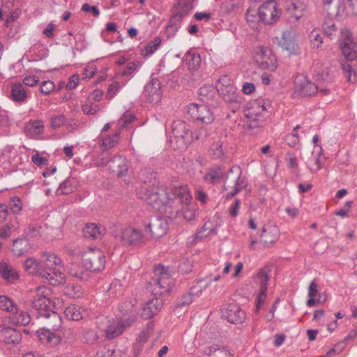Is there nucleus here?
I'll list each match as a JSON object with an SVG mask.
<instances>
[{"instance_id":"obj_1","label":"nucleus","mask_w":357,"mask_h":357,"mask_svg":"<svg viewBox=\"0 0 357 357\" xmlns=\"http://www.w3.org/2000/svg\"><path fill=\"white\" fill-rule=\"evenodd\" d=\"M138 197L152 206L155 210L166 215H172V204L176 202V199L163 187L153 186L152 188L142 187L137 192Z\"/></svg>"},{"instance_id":"obj_2","label":"nucleus","mask_w":357,"mask_h":357,"mask_svg":"<svg viewBox=\"0 0 357 357\" xmlns=\"http://www.w3.org/2000/svg\"><path fill=\"white\" fill-rule=\"evenodd\" d=\"M50 289L46 287L36 288L35 295L31 301V306L38 311L39 317L50 319L53 330L59 328L61 325V319L59 314L54 310V304L48 298Z\"/></svg>"},{"instance_id":"obj_3","label":"nucleus","mask_w":357,"mask_h":357,"mask_svg":"<svg viewBox=\"0 0 357 357\" xmlns=\"http://www.w3.org/2000/svg\"><path fill=\"white\" fill-rule=\"evenodd\" d=\"M172 195L176 202L172 204V209L174 211L172 215H167L172 219H184L187 221L193 220L195 217V211L188 208V204L191 201L192 197L185 186H179L175 188L172 191Z\"/></svg>"},{"instance_id":"obj_4","label":"nucleus","mask_w":357,"mask_h":357,"mask_svg":"<svg viewBox=\"0 0 357 357\" xmlns=\"http://www.w3.org/2000/svg\"><path fill=\"white\" fill-rule=\"evenodd\" d=\"M154 273L156 278H153L149 282V287L153 294L162 296L172 291L174 282L169 277V267L158 264L155 266Z\"/></svg>"},{"instance_id":"obj_5","label":"nucleus","mask_w":357,"mask_h":357,"mask_svg":"<svg viewBox=\"0 0 357 357\" xmlns=\"http://www.w3.org/2000/svg\"><path fill=\"white\" fill-rule=\"evenodd\" d=\"M241 169L238 165L232 166L225 177L224 188L227 190L229 188L234 189L227 194V198L229 199L237 195L241 190L247 187L248 182L245 178L241 177Z\"/></svg>"},{"instance_id":"obj_6","label":"nucleus","mask_w":357,"mask_h":357,"mask_svg":"<svg viewBox=\"0 0 357 357\" xmlns=\"http://www.w3.org/2000/svg\"><path fill=\"white\" fill-rule=\"evenodd\" d=\"M82 263L86 270L100 272L105 268V257L98 249H89L82 255Z\"/></svg>"},{"instance_id":"obj_7","label":"nucleus","mask_w":357,"mask_h":357,"mask_svg":"<svg viewBox=\"0 0 357 357\" xmlns=\"http://www.w3.org/2000/svg\"><path fill=\"white\" fill-rule=\"evenodd\" d=\"M168 229L169 225L167 220L160 216H155L145 225L144 232L147 238H158L165 235Z\"/></svg>"},{"instance_id":"obj_8","label":"nucleus","mask_w":357,"mask_h":357,"mask_svg":"<svg viewBox=\"0 0 357 357\" xmlns=\"http://www.w3.org/2000/svg\"><path fill=\"white\" fill-rule=\"evenodd\" d=\"M280 236V230L275 225L264 226L259 235L258 243L264 248H268L274 244ZM257 243L256 238H252L249 245L250 249H254V245Z\"/></svg>"},{"instance_id":"obj_9","label":"nucleus","mask_w":357,"mask_h":357,"mask_svg":"<svg viewBox=\"0 0 357 357\" xmlns=\"http://www.w3.org/2000/svg\"><path fill=\"white\" fill-rule=\"evenodd\" d=\"M114 237L124 245H139L144 243L145 238H147L146 233L143 234L140 230L127 227L123 229L119 234L114 235Z\"/></svg>"},{"instance_id":"obj_10","label":"nucleus","mask_w":357,"mask_h":357,"mask_svg":"<svg viewBox=\"0 0 357 357\" xmlns=\"http://www.w3.org/2000/svg\"><path fill=\"white\" fill-rule=\"evenodd\" d=\"M259 20L265 24H271L279 18L280 12L277 9V3L273 0L264 2L259 8Z\"/></svg>"},{"instance_id":"obj_11","label":"nucleus","mask_w":357,"mask_h":357,"mask_svg":"<svg viewBox=\"0 0 357 357\" xmlns=\"http://www.w3.org/2000/svg\"><path fill=\"white\" fill-rule=\"evenodd\" d=\"M221 312L222 317L231 324H241L246 319L245 312L236 303H231L224 305Z\"/></svg>"},{"instance_id":"obj_12","label":"nucleus","mask_w":357,"mask_h":357,"mask_svg":"<svg viewBox=\"0 0 357 357\" xmlns=\"http://www.w3.org/2000/svg\"><path fill=\"white\" fill-rule=\"evenodd\" d=\"M144 93L149 102L153 104L159 102L162 97L161 83L159 79L151 77L144 87Z\"/></svg>"},{"instance_id":"obj_13","label":"nucleus","mask_w":357,"mask_h":357,"mask_svg":"<svg viewBox=\"0 0 357 357\" xmlns=\"http://www.w3.org/2000/svg\"><path fill=\"white\" fill-rule=\"evenodd\" d=\"M137 301L135 299L130 298L126 300L119 306V311L121 312L122 319L127 326H130L134 323L137 318Z\"/></svg>"},{"instance_id":"obj_14","label":"nucleus","mask_w":357,"mask_h":357,"mask_svg":"<svg viewBox=\"0 0 357 357\" xmlns=\"http://www.w3.org/2000/svg\"><path fill=\"white\" fill-rule=\"evenodd\" d=\"M172 132L175 138L181 139L185 144L190 143L194 139L193 133L189 126L181 120L173 122Z\"/></svg>"},{"instance_id":"obj_15","label":"nucleus","mask_w":357,"mask_h":357,"mask_svg":"<svg viewBox=\"0 0 357 357\" xmlns=\"http://www.w3.org/2000/svg\"><path fill=\"white\" fill-rule=\"evenodd\" d=\"M268 280V270L266 268L261 269L255 278V282L259 284V294L257 298V310L260 309L264 299L266 298Z\"/></svg>"},{"instance_id":"obj_16","label":"nucleus","mask_w":357,"mask_h":357,"mask_svg":"<svg viewBox=\"0 0 357 357\" xmlns=\"http://www.w3.org/2000/svg\"><path fill=\"white\" fill-rule=\"evenodd\" d=\"M22 334L15 328L6 326H0V342L7 344H18L21 342Z\"/></svg>"},{"instance_id":"obj_17","label":"nucleus","mask_w":357,"mask_h":357,"mask_svg":"<svg viewBox=\"0 0 357 357\" xmlns=\"http://www.w3.org/2000/svg\"><path fill=\"white\" fill-rule=\"evenodd\" d=\"M130 168V163L122 155H114L109 162V170L118 177L126 176Z\"/></svg>"},{"instance_id":"obj_18","label":"nucleus","mask_w":357,"mask_h":357,"mask_svg":"<svg viewBox=\"0 0 357 357\" xmlns=\"http://www.w3.org/2000/svg\"><path fill=\"white\" fill-rule=\"evenodd\" d=\"M279 45L289 54H296L298 48L296 43V32L292 29L283 32Z\"/></svg>"},{"instance_id":"obj_19","label":"nucleus","mask_w":357,"mask_h":357,"mask_svg":"<svg viewBox=\"0 0 357 357\" xmlns=\"http://www.w3.org/2000/svg\"><path fill=\"white\" fill-rule=\"evenodd\" d=\"M162 305L163 301L160 298L155 297L147 301L142 309L141 317L145 319L152 318L158 314Z\"/></svg>"},{"instance_id":"obj_20","label":"nucleus","mask_w":357,"mask_h":357,"mask_svg":"<svg viewBox=\"0 0 357 357\" xmlns=\"http://www.w3.org/2000/svg\"><path fill=\"white\" fill-rule=\"evenodd\" d=\"M211 280H209L204 286L199 287V289H197L196 286L192 287L188 293L184 294L181 296L177 298L176 305L177 307H185L192 303L193 301V297L195 295L201 294L211 284Z\"/></svg>"},{"instance_id":"obj_21","label":"nucleus","mask_w":357,"mask_h":357,"mask_svg":"<svg viewBox=\"0 0 357 357\" xmlns=\"http://www.w3.org/2000/svg\"><path fill=\"white\" fill-rule=\"evenodd\" d=\"M44 123L40 119L30 120L26 122L23 128L25 135L29 138H34L36 136L44 132Z\"/></svg>"},{"instance_id":"obj_22","label":"nucleus","mask_w":357,"mask_h":357,"mask_svg":"<svg viewBox=\"0 0 357 357\" xmlns=\"http://www.w3.org/2000/svg\"><path fill=\"white\" fill-rule=\"evenodd\" d=\"M52 322L50 321V326L52 328ZM56 330L40 329L36 331L37 336L42 343L50 344V346L56 345L60 342L59 337L54 333Z\"/></svg>"},{"instance_id":"obj_23","label":"nucleus","mask_w":357,"mask_h":357,"mask_svg":"<svg viewBox=\"0 0 357 357\" xmlns=\"http://www.w3.org/2000/svg\"><path fill=\"white\" fill-rule=\"evenodd\" d=\"M356 44L353 41L350 34H347L345 38L340 43V48L344 56L349 61H353L357 57V52L355 50Z\"/></svg>"},{"instance_id":"obj_24","label":"nucleus","mask_w":357,"mask_h":357,"mask_svg":"<svg viewBox=\"0 0 357 357\" xmlns=\"http://www.w3.org/2000/svg\"><path fill=\"white\" fill-rule=\"evenodd\" d=\"M40 275L41 278L47 280L50 284L56 286L63 282V273L61 271V267L58 269H53L50 271L47 268L40 269Z\"/></svg>"},{"instance_id":"obj_25","label":"nucleus","mask_w":357,"mask_h":357,"mask_svg":"<svg viewBox=\"0 0 357 357\" xmlns=\"http://www.w3.org/2000/svg\"><path fill=\"white\" fill-rule=\"evenodd\" d=\"M105 234V229L100 225L89 223L83 228V235L86 238L91 240L100 239Z\"/></svg>"},{"instance_id":"obj_26","label":"nucleus","mask_w":357,"mask_h":357,"mask_svg":"<svg viewBox=\"0 0 357 357\" xmlns=\"http://www.w3.org/2000/svg\"><path fill=\"white\" fill-rule=\"evenodd\" d=\"M297 87L301 96H310L317 93L318 86L310 82L305 77H302L296 82Z\"/></svg>"},{"instance_id":"obj_27","label":"nucleus","mask_w":357,"mask_h":357,"mask_svg":"<svg viewBox=\"0 0 357 357\" xmlns=\"http://www.w3.org/2000/svg\"><path fill=\"white\" fill-rule=\"evenodd\" d=\"M128 326L123 320L117 319L107 326L105 331L106 337L109 340L114 339L120 335Z\"/></svg>"},{"instance_id":"obj_28","label":"nucleus","mask_w":357,"mask_h":357,"mask_svg":"<svg viewBox=\"0 0 357 357\" xmlns=\"http://www.w3.org/2000/svg\"><path fill=\"white\" fill-rule=\"evenodd\" d=\"M0 276L9 283H13L19 279L17 271L4 261L0 262Z\"/></svg>"},{"instance_id":"obj_29","label":"nucleus","mask_w":357,"mask_h":357,"mask_svg":"<svg viewBox=\"0 0 357 357\" xmlns=\"http://www.w3.org/2000/svg\"><path fill=\"white\" fill-rule=\"evenodd\" d=\"M42 261L40 262L42 268H47L50 271L53 269H58L61 264V259L54 253H43Z\"/></svg>"},{"instance_id":"obj_30","label":"nucleus","mask_w":357,"mask_h":357,"mask_svg":"<svg viewBox=\"0 0 357 357\" xmlns=\"http://www.w3.org/2000/svg\"><path fill=\"white\" fill-rule=\"evenodd\" d=\"M11 99L16 102L23 103L26 100L28 93L21 83H14L11 86Z\"/></svg>"},{"instance_id":"obj_31","label":"nucleus","mask_w":357,"mask_h":357,"mask_svg":"<svg viewBox=\"0 0 357 357\" xmlns=\"http://www.w3.org/2000/svg\"><path fill=\"white\" fill-rule=\"evenodd\" d=\"M218 92L225 102L231 103H238L240 102L236 88L234 85L229 87L221 86Z\"/></svg>"},{"instance_id":"obj_32","label":"nucleus","mask_w":357,"mask_h":357,"mask_svg":"<svg viewBox=\"0 0 357 357\" xmlns=\"http://www.w3.org/2000/svg\"><path fill=\"white\" fill-rule=\"evenodd\" d=\"M68 272L70 275L79 280L86 281L90 278L89 273L77 264H71L68 268Z\"/></svg>"},{"instance_id":"obj_33","label":"nucleus","mask_w":357,"mask_h":357,"mask_svg":"<svg viewBox=\"0 0 357 357\" xmlns=\"http://www.w3.org/2000/svg\"><path fill=\"white\" fill-rule=\"evenodd\" d=\"M204 353L208 357H230V353L225 347L218 345H212L205 349Z\"/></svg>"},{"instance_id":"obj_34","label":"nucleus","mask_w":357,"mask_h":357,"mask_svg":"<svg viewBox=\"0 0 357 357\" xmlns=\"http://www.w3.org/2000/svg\"><path fill=\"white\" fill-rule=\"evenodd\" d=\"M197 123L210 124L214 121V116L209 108L205 105H200L198 114Z\"/></svg>"},{"instance_id":"obj_35","label":"nucleus","mask_w":357,"mask_h":357,"mask_svg":"<svg viewBox=\"0 0 357 357\" xmlns=\"http://www.w3.org/2000/svg\"><path fill=\"white\" fill-rule=\"evenodd\" d=\"M318 294V284L317 283L313 280L308 288V296L309 299L307 301V305L310 307L314 306L316 304L321 303L322 301H321V296H319L318 298L315 299L314 298L317 296Z\"/></svg>"},{"instance_id":"obj_36","label":"nucleus","mask_w":357,"mask_h":357,"mask_svg":"<svg viewBox=\"0 0 357 357\" xmlns=\"http://www.w3.org/2000/svg\"><path fill=\"white\" fill-rule=\"evenodd\" d=\"M12 314L10 321L13 324L26 326L31 321V317L26 312L20 311L19 312L17 310V312H13Z\"/></svg>"},{"instance_id":"obj_37","label":"nucleus","mask_w":357,"mask_h":357,"mask_svg":"<svg viewBox=\"0 0 357 357\" xmlns=\"http://www.w3.org/2000/svg\"><path fill=\"white\" fill-rule=\"evenodd\" d=\"M161 44V38L155 37L153 40L148 43L143 48L141 49V54L143 56H148L153 54L160 47Z\"/></svg>"},{"instance_id":"obj_38","label":"nucleus","mask_w":357,"mask_h":357,"mask_svg":"<svg viewBox=\"0 0 357 357\" xmlns=\"http://www.w3.org/2000/svg\"><path fill=\"white\" fill-rule=\"evenodd\" d=\"M183 16L182 14H178L175 12V13L171 17L169 24L166 28V31L171 33H175L178 28L180 27V24L183 21Z\"/></svg>"},{"instance_id":"obj_39","label":"nucleus","mask_w":357,"mask_h":357,"mask_svg":"<svg viewBox=\"0 0 357 357\" xmlns=\"http://www.w3.org/2000/svg\"><path fill=\"white\" fill-rule=\"evenodd\" d=\"M24 266L27 273L31 275H40V269H43L41 264L37 262L33 258H28L24 263Z\"/></svg>"},{"instance_id":"obj_40","label":"nucleus","mask_w":357,"mask_h":357,"mask_svg":"<svg viewBox=\"0 0 357 357\" xmlns=\"http://www.w3.org/2000/svg\"><path fill=\"white\" fill-rule=\"evenodd\" d=\"M223 176V172L220 167L211 169L204 176V180L211 183H217Z\"/></svg>"},{"instance_id":"obj_41","label":"nucleus","mask_w":357,"mask_h":357,"mask_svg":"<svg viewBox=\"0 0 357 357\" xmlns=\"http://www.w3.org/2000/svg\"><path fill=\"white\" fill-rule=\"evenodd\" d=\"M288 9L295 19L298 20L303 15L306 6L301 1H297L292 2Z\"/></svg>"},{"instance_id":"obj_42","label":"nucleus","mask_w":357,"mask_h":357,"mask_svg":"<svg viewBox=\"0 0 357 357\" xmlns=\"http://www.w3.org/2000/svg\"><path fill=\"white\" fill-rule=\"evenodd\" d=\"M0 309L10 313L17 312V307L15 302L6 296H0Z\"/></svg>"},{"instance_id":"obj_43","label":"nucleus","mask_w":357,"mask_h":357,"mask_svg":"<svg viewBox=\"0 0 357 357\" xmlns=\"http://www.w3.org/2000/svg\"><path fill=\"white\" fill-rule=\"evenodd\" d=\"M264 125L265 119L264 118H261L259 120L246 122V123L244 124V127L250 132V134H257L261 130V128H263Z\"/></svg>"},{"instance_id":"obj_44","label":"nucleus","mask_w":357,"mask_h":357,"mask_svg":"<svg viewBox=\"0 0 357 357\" xmlns=\"http://www.w3.org/2000/svg\"><path fill=\"white\" fill-rule=\"evenodd\" d=\"M200 105L192 103L186 107L185 117L186 119L197 123L199 119L198 114L199 112Z\"/></svg>"},{"instance_id":"obj_45","label":"nucleus","mask_w":357,"mask_h":357,"mask_svg":"<svg viewBox=\"0 0 357 357\" xmlns=\"http://www.w3.org/2000/svg\"><path fill=\"white\" fill-rule=\"evenodd\" d=\"M311 46L312 48L319 49L323 43V37L320 30L313 29L309 35Z\"/></svg>"},{"instance_id":"obj_46","label":"nucleus","mask_w":357,"mask_h":357,"mask_svg":"<svg viewBox=\"0 0 357 357\" xmlns=\"http://www.w3.org/2000/svg\"><path fill=\"white\" fill-rule=\"evenodd\" d=\"M119 133L115 132L113 135H108L102 139L101 147L104 150L109 149L114 147L119 142Z\"/></svg>"},{"instance_id":"obj_47","label":"nucleus","mask_w":357,"mask_h":357,"mask_svg":"<svg viewBox=\"0 0 357 357\" xmlns=\"http://www.w3.org/2000/svg\"><path fill=\"white\" fill-rule=\"evenodd\" d=\"M188 56L186 59H187V63L188 66V68L190 70H197L199 66L201 63V56L199 54L193 53L190 54L188 53Z\"/></svg>"},{"instance_id":"obj_48","label":"nucleus","mask_w":357,"mask_h":357,"mask_svg":"<svg viewBox=\"0 0 357 357\" xmlns=\"http://www.w3.org/2000/svg\"><path fill=\"white\" fill-rule=\"evenodd\" d=\"M259 13V9L256 10L255 8H249L247 10L245 15L246 20L252 28H255L257 22L260 21Z\"/></svg>"},{"instance_id":"obj_49","label":"nucleus","mask_w":357,"mask_h":357,"mask_svg":"<svg viewBox=\"0 0 357 357\" xmlns=\"http://www.w3.org/2000/svg\"><path fill=\"white\" fill-rule=\"evenodd\" d=\"M199 96L203 102H208L214 97V90L212 86H204L199 89Z\"/></svg>"},{"instance_id":"obj_50","label":"nucleus","mask_w":357,"mask_h":357,"mask_svg":"<svg viewBox=\"0 0 357 357\" xmlns=\"http://www.w3.org/2000/svg\"><path fill=\"white\" fill-rule=\"evenodd\" d=\"M211 155L215 159H222L224 157L225 152L222 149V143L220 141L213 143L211 146Z\"/></svg>"},{"instance_id":"obj_51","label":"nucleus","mask_w":357,"mask_h":357,"mask_svg":"<svg viewBox=\"0 0 357 357\" xmlns=\"http://www.w3.org/2000/svg\"><path fill=\"white\" fill-rule=\"evenodd\" d=\"M323 29L324 33L328 36H332L337 31V26L333 20L331 18L326 19L323 23Z\"/></svg>"},{"instance_id":"obj_52","label":"nucleus","mask_w":357,"mask_h":357,"mask_svg":"<svg viewBox=\"0 0 357 357\" xmlns=\"http://www.w3.org/2000/svg\"><path fill=\"white\" fill-rule=\"evenodd\" d=\"M64 314L69 319L74 321H78L82 317L79 310L74 305L66 307L64 311Z\"/></svg>"},{"instance_id":"obj_53","label":"nucleus","mask_w":357,"mask_h":357,"mask_svg":"<svg viewBox=\"0 0 357 357\" xmlns=\"http://www.w3.org/2000/svg\"><path fill=\"white\" fill-rule=\"evenodd\" d=\"M82 337L83 342L88 344H94L98 338V336L96 332L93 330L84 331L82 333Z\"/></svg>"},{"instance_id":"obj_54","label":"nucleus","mask_w":357,"mask_h":357,"mask_svg":"<svg viewBox=\"0 0 357 357\" xmlns=\"http://www.w3.org/2000/svg\"><path fill=\"white\" fill-rule=\"evenodd\" d=\"M41 227L37 224H30L24 230L26 237L36 238L40 236Z\"/></svg>"},{"instance_id":"obj_55","label":"nucleus","mask_w":357,"mask_h":357,"mask_svg":"<svg viewBox=\"0 0 357 357\" xmlns=\"http://www.w3.org/2000/svg\"><path fill=\"white\" fill-rule=\"evenodd\" d=\"M190 10L191 6L185 1H180L175 7V12L182 14L183 17L188 15Z\"/></svg>"},{"instance_id":"obj_56","label":"nucleus","mask_w":357,"mask_h":357,"mask_svg":"<svg viewBox=\"0 0 357 357\" xmlns=\"http://www.w3.org/2000/svg\"><path fill=\"white\" fill-rule=\"evenodd\" d=\"M110 160L111 158H109V153L107 152H103L96 158L94 165L96 167H104L108 165L109 167Z\"/></svg>"},{"instance_id":"obj_57","label":"nucleus","mask_w":357,"mask_h":357,"mask_svg":"<svg viewBox=\"0 0 357 357\" xmlns=\"http://www.w3.org/2000/svg\"><path fill=\"white\" fill-rule=\"evenodd\" d=\"M66 294L70 298H77L82 296L83 292L81 287L73 285L72 287L66 288Z\"/></svg>"},{"instance_id":"obj_58","label":"nucleus","mask_w":357,"mask_h":357,"mask_svg":"<svg viewBox=\"0 0 357 357\" xmlns=\"http://www.w3.org/2000/svg\"><path fill=\"white\" fill-rule=\"evenodd\" d=\"M135 119L134 114L126 112L119 120V124L122 128L127 127L129 124L133 122Z\"/></svg>"},{"instance_id":"obj_59","label":"nucleus","mask_w":357,"mask_h":357,"mask_svg":"<svg viewBox=\"0 0 357 357\" xmlns=\"http://www.w3.org/2000/svg\"><path fill=\"white\" fill-rule=\"evenodd\" d=\"M66 121V118L63 114L52 116L50 119L51 127L53 129H57L63 125Z\"/></svg>"},{"instance_id":"obj_60","label":"nucleus","mask_w":357,"mask_h":357,"mask_svg":"<svg viewBox=\"0 0 357 357\" xmlns=\"http://www.w3.org/2000/svg\"><path fill=\"white\" fill-rule=\"evenodd\" d=\"M10 208L13 213H19L22 208V200L17 197H12L10 200Z\"/></svg>"},{"instance_id":"obj_61","label":"nucleus","mask_w":357,"mask_h":357,"mask_svg":"<svg viewBox=\"0 0 357 357\" xmlns=\"http://www.w3.org/2000/svg\"><path fill=\"white\" fill-rule=\"evenodd\" d=\"M232 85H234L233 81L230 79V77L228 75H223L219 78L215 86L217 91H219L221 86L229 87Z\"/></svg>"},{"instance_id":"obj_62","label":"nucleus","mask_w":357,"mask_h":357,"mask_svg":"<svg viewBox=\"0 0 357 357\" xmlns=\"http://www.w3.org/2000/svg\"><path fill=\"white\" fill-rule=\"evenodd\" d=\"M54 88L55 85L52 81H44L40 86V92L44 95H49Z\"/></svg>"},{"instance_id":"obj_63","label":"nucleus","mask_w":357,"mask_h":357,"mask_svg":"<svg viewBox=\"0 0 357 357\" xmlns=\"http://www.w3.org/2000/svg\"><path fill=\"white\" fill-rule=\"evenodd\" d=\"M73 186L72 185V182L69 179H66L63 183H61L59 185V190L61 193L64 195H68L71 193L73 191Z\"/></svg>"},{"instance_id":"obj_64","label":"nucleus","mask_w":357,"mask_h":357,"mask_svg":"<svg viewBox=\"0 0 357 357\" xmlns=\"http://www.w3.org/2000/svg\"><path fill=\"white\" fill-rule=\"evenodd\" d=\"M120 88V84L118 82H114L112 83L108 88L107 93L106 94V98L108 100L112 99L116 95V92L119 91Z\"/></svg>"}]
</instances>
